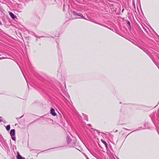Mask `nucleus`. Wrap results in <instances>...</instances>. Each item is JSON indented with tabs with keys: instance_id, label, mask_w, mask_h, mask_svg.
<instances>
[{
	"instance_id": "2",
	"label": "nucleus",
	"mask_w": 159,
	"mask_h": 159,
	"mask_svg": "<svg viewBox=\"0 0 159 159\" xmlns=\"http://www.w3.org/2000/svg\"><path fill=\"white\" fill-rule=\"evenodd\" d=\"M50 113L54 116H56V114L55 111L54 109L52 108H51V109Z\"/></svg>"
},
{
	"instance_id": "10",
	"label": "nucleus",
	"mask_w": 159,
	"mask_h": 159,
	"mask_svg": "<svg viewBox=\"0 0 159 159\" xmlns=\"http://www.w3.org/2000/svg\"><path fill=\"white\" fill-rule=\"evenodd\" d=\"M128 24H129V25H130V23H129V21H128Z\"/></svg>"
},
{
	"instance_id": "5",
	"label": "nucleus",
	"mask_w": 159,
	"mask_h": 159,
	"mask_svg": "<svg viewBox=\"0 0 159 159\" xmlns=\"http://www.w3.org/2000/svg\"><path fill=\"white\" fill-rule=\"evenodd\" d=\"M17 159H25L24 158L22 157L20 155V154L19 153L17 152Z\"/></svg>"
},
{
	"instance_id": "4",
	"label": "nucleus",
	"mask_w": 159,
	"mask_h": 159,
	"mask_svg": "<svg viewBox=\"0 0 159 159\" xmlns=\"http://www.w3.org/2000/svg\"><path fill=\"white\" fill-rule=\"evenodd\" d=\"M9 14L10 16L13 19H14L16 18V17L14 16V14L12 12H9Z\"/></svg>"
},
{
	"instance_id": "11",
	"label": "nucleus",
	"mask_w": 159,
	"mask_h": 159,
	"mask_svg": "<svg viewBox=\"0 0 159 159\" xmlns=\"http://www.w3.org/2000/svg\"><path fill=\"white\" fill-rule=\"evenodd\" d=\"M96 132H97L98 133V132L97 131H96Z\"/></svg>"
},
{
	"instance_id": "12",
	"label": "nucleus",
	"mask_w": 159,
	"mask_h": 159,
	"mask_svg": "<svg viewBox=\"0 0 159 159\" xmlns=\"http://www.w3.org/2000/svg\"><path fill=\"white\" fill-rule=\"evenodd\" d=\"M117 130H116V132H117Z\"/></svg>"
},
{
	"instance_id": "3",
	"label": "nucleus",
	"mask_w": 159,
	"mask_h": 159,
	"mask_svg": "<svg viewBox=\"0 0 159 159\" xmlns=\"http://www.w3.org/2000/svg\"><path fill=\"white\" fill-rule=\"evenodd\" d=\"M73 13H74V15H76L78 16H80L81 18H83L85 20H86V19L84 17V16H83V15L81 14H76V13L75 12H74Z\"/></svg>"
},
{
	"instance_id": "9",
	"label": "nucleus",
	"mask_w": 159,
	"mask_h": 159,
	"mask_svg": "<svg viewBox=\"0 0 159 159\" xmlns=\"http://www.w3.org/2000/svg\"><path fill=\"white\" fill-rule=\"evenodd\" d=\"M9 59V58L8 57H2L0 58V60L3 59Z\"/></svg>"
},
{
	"instance_id": "8",
	"label": "nucleus",
	"mask_w": 159,
	"mask_h": 159,
	"mask_svg": "<svg viewBox=\"0 0 159 159\" xmlns=\"http://www.w3.org/2000/svg\"><path fill=\"white\" fill-rule=\"evenodd\" d=\"M6 129L7 130H9L10 129V125H7L6 127Z\"/></svg>"
},
{
	"instance_id": "6",
	"label": "nucleus",
	"mask_w": 159,
	"mask_h": 159,
	"mask_svg": "<svg viewBox=\"0 0 159 159\" xmlns=\"http://www.w3.org/2000/svg\"><path fill=\"white\" fill-rule=\"evenodd\" d=\"M102 142L104 144L106 148H107V143L102 139H101Z\"/></svg>"
},
{
	"instance_id": "7",
	"label": "nucleus",
	"mask_w": 159,
	"mask_h": 159,
	"mask_svg": "<svg viewBox=\"0 0 159 159\" xmlns=\"http://www.w3.org/2000/svg\"><path fill=\"white\" fill-rule=\"evenodd\" d=\"M67 140L68 143H69L71 141V139L69 137L67 136Z\"/></svg>"
},
{
	"instance_id": "1",
	"label": "nucleus",
	"mask_w": 159,
	"mask_h": 159,
	"mask_svg": "<svg viewBox=\"0 0 159 159\" xmlns=\"http://www.w3.org/2000/svg\"><path fill=\"white\" fill-rule=\"evenodd\" d=\"M10 134L11 136V139L15 141L16 138L15 136V130L14 129H12L11 130Z\"/></svg>"
}]
</instances>
